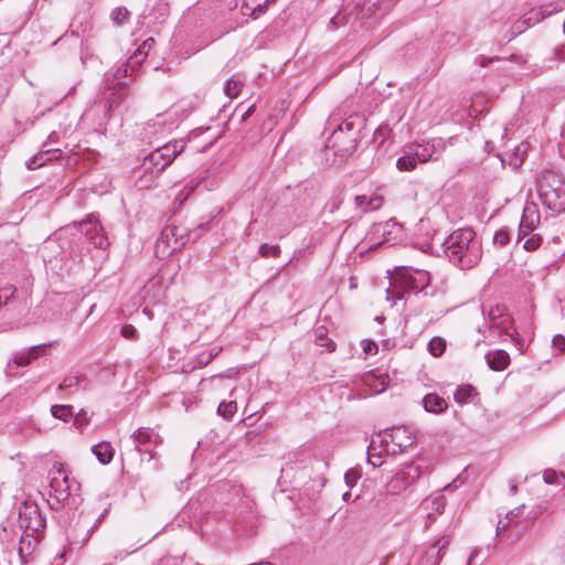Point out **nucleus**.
I'll list each match as a JSON object with an SVG mask.
<instances>
[{"instance_id": "obj_9", "label": "nucleus", "mask_w": 565, "mask_h": 565, "mask_svg": "<svg viewBox=\"0 0 565 565\" xmlns=\"http://www.w3.org/2000/svg\"><path fill=\"white\" fill-rule=\"evenodd\" d=\"M414 436L406 426L393 427L385 429L381 444H385L387 452L401 454L404 449L414 444Z\"/></svg>"}, {"instance_id": "obj_47", "label": "nucleus", "mask_w": 565, "mask_h": 565, "mask_svg": "<svg viewBox=\"0 0 565 565\" xmlns=\"http://www.w3.org/2000/svg\"><path fill=\"white\" fill-rule=\"evenodd\" d=\"M553 347L557 349L559 352H565V337L562 334H556L552 340Z\"/></svg>"}, {"instance_id": "obj_42", "label": "nucleus", "mask_w": 565, "mask_h": 565, "mask_svg": "<svg viewBox=\"0 0 565 565\" xmlns=\"http://www.w3.org/2000/svg\"><path fill=\"white\" fill-rule=\"evenodd\" d=\"M280 248L278 245L262 244L259 247V254L264 257L273 255L278 256Z\"/></svg>"}, {"instance_id": "obj_26", "label": "nucleus", "mask_w": 565, "mask_h": 565, "mask_svg": "<svg viewBox=\"0 0 565 565\" xmlns=\"http://www.w3.org/2000/svg\"><path fill=\"white\" fill-rule=\"evenodd\" d=\"M552 11L547 10L544 7L535 8L530 10L524 14L525 20L529 22L530 26H534L540 23L543 19L551 14Z\"/></svg>"}, {"instance_id": "obj_58", "label": "nucleus", "mask_w": 565, "mask_h": 565, "mask_svg": "<svg viewBox=\"0 0 565 565\" xmlns=\"http://www.w3.org/2000/svg\"><path fill=\"white\" fill-rule=\"evenodd\" d=\"M255 111V105H250L242 115V120H246Z\"/></svg>"}, {"instance_id": "obj_51", "label": "nucleus", "mask_w": 565, "mask_h": 565, "mask_svg": "<svg viewBox=\"0 0 565 565\" xmlns=\"http://www.w3.org/2000/svg\"><path fill=\"white\" fill-rule=\"evenodd\" d=\"M523 508H524V505H520V507L509 511L507 513L505 519L512 521L513 518L518 516L522 512Z\"/></svg>"}, {"instance_id": "obj_53", "label": "nucleus", "mask_w": 565, "mask_h": 565, "mask_svg": "<svg viewBox=\"0 0 565 565\" xmlns=\"http://www.w3.org/2000/svg\"><path fill=\"white\" fill-rule=\"evenodd\" d=\"M462 484V482L460 481V478H456L451 483L447 484L445 487V490L446 491H452V490H456L458 487H460Z\"/></svg>"}, {"instance_id": "obj_24", "label": "nucleus", "mask_w": 565, "mask_h": 565, "mask_svg": "<svg viewBox=\"0 0 565 565\" xmlns=\"http://www.w3.org/2000/svg\"><path fill=\"white\" fill-rule=\"evenodd\" d=\"M19 533L15 531L13 526L2 525L0 527V543L6 548H11L15 546V540L18 539Z\"/></svg>"}, {"instance_id": "obj_4", "label": "nucleus", "mask_w": 565, "mask_h": 565, "mask_svg": "<svg viewBox=\"0 0 565 565\" xmlns=\"http://www.w3.org/2000/svg\"><path fill=\"white\" fill-rule=\"evenodd\" d=\"M539 196L543 205L554 212L565 211V179L556 171L546 170L537 183Z\"/></svg>"}, {"instance_id": "obj_46", "label": "nucleus", "mask_w": 565, "mask_h": 565, "mask_svg": "<svg viewBox=\"0 0 565 565\" xmlns=\"http://www.w3.org/2000/svg\"><path fill=\"white\" fill-rule=\"evenodd\" d=\"M373 444L374 441L371 443V445L369 446L367 448V454H369V462L373 466V467H379L382 465V457L381 455H373L371 452V450L373 449Z\"/></svg>"}, {"instance_id": "obj_48", "label": "nucleus", "mask_w": 565, "mask_h": 565, "mask_svg": "<svg viewBox=\"0 0 565 565\" xmlns=\"http://www.w3.org/2000/svg\"><path fill=\"white\" fill-rule=\"evenodd\" d=\"M137 330L131 324H126L121 328L120 334L126 339H134Z\"/></svg>"}, {"instance_id": "obj_31", "label": "nucleus", "mask_w": 565, "mask_h": 565, "mask_svg": "<svg viewBox=\"0 0 565 565\" xmlns=\"http://www.w3.org/2000/svg\"><path fill=\"white\" fill-rule=\"evenodd\" d=\"M15 292L17 287L11 284L0 287V306L2 307L13 301Z\"/></svg>"}, {"instance_id": "obj_60", "label": "nucleus", "mask_w": 565, "mask_h": 565, "mask_svg": "<svg viewBox=\"0 0 565 565\" xmlns=\"http://www.w3.org/2000/svg\"><path fill=\"white\" fill-rule=\"evenodd\" d=\"M478 554H479V551H478L477 548H475V550L470 553V555H469V557H468L467 565H471V564H472V562H473V559L478 556Z\"/></svg>"}, {"instance_id": "obj_13", "label": "nucleus", "mask_w": 565, "mask_h": 565, "mask_svg": "<svg viewBox=\"0 0 565 565\" xmlns=\"http://www.w3.org/2000/svg\"><path fill=\"white\" fill-rule=\"evenodd\" d=\"M186 141L184 139H177L159 147V151L162 153L163 162L161 168L169 167L175 158L184 151Z\"/></svg>"}, {"instance_id": "obj_57", "label": "nucleus", "mask_w": 565, "mask_h": 565, "mask_svg": "<svg viewBox=\"0 0 565 565\" xmlns=\"http://www.w3.org/2000/svg\"><path fill=\"white\" fill-rule=\"evenodd\" d=\"M522 225L520 224L519 225V231H518V241H522L523 238H525L526 236H529L532 231H522Z\"/></svg>"}, {"instance_id": "obj_38", "label": "nucleus", "mask_w": 565, "mask_h": 565, "mask_svg": "<svg viewBox=\"0 0 565 565\" xmlns=\"http://www.w3.org/2000/svg\"><path fill=\"white\" fill-rule=\"evenodd\" d=\"M242 86L243 84L235 78H230L225 83L224 93L230 98H235L238 96Z\"/></svg>"}, {"instance_id": "obj_61", "label": "nucleus", "mask_w": 565, "mask_h": 565, "mask_svg": "<svg viewBox=\"0 0 565 565\" xmlns=\"http://www.w3.org/2000/svg\"><path fill=\"white\" fill-rule=\"evenodd\" d=\"M522 162H523V159L522 158H518L515 156V158L511 161V164H513L514 168H516V167H520L522 164Z\"/></svg>"}, {"instance_id": "obj_45", "label": "nucleus", "mask_w": 565, "mask_h": 565, "mask_svg": "<svg viewBox=\"0 0 565 565\" xmlns=\"http://www.w3.org/2000/svg\"><path fill=\"white\" fill-rule=\"evenodd\" d=\"M89 423V418L87 416V412L82 409L79 413L76 414V416L74 417V425L77 427V428H82L86 425H88Z\"/></svg>"}, {"instance_id": "obj_30", "label": "nucleus", "mask_w": 565, "mask_h": 565, "mask_svg": "<svg viewBox=\"0 0 565 565\" xmlns=\"http://www.w3.org/2000/svg\"><path fill=\"white\" fill-rule=\"evenodd\" d=\"M236 412H237V404L234 401L221 402L217 407V414L227 420H231L233 415Z\"/></svg>"}, {"instance_id": "obj_34", "label": "nucleus", "mask_w": 565, "mask_h": 565, "mask_svg": "<svg viewBox=\"0 0 565 565\" xmlns=\"http://www.w3.org/2000/svg\"><path fill=\"white\" fill-rule=\"evenodd\" d=\"M417 166V159L414 154L399 157L396 161V167L399 171H412Z\"/></svg>"}, {"instance_id": "obj_14", "label": "nucleus", "mask_w": 565, "mask_h": 565, "mask_svg": "<svg viewBox=\"0 0 565 565\" xmlns=\"http://www.w3.org/2000/svg\"><path fill=\"white\" fill-rule=\"evenodd\" d=\"M450 544V536H443L431 544L425 552L424 565H439L441 551Z\"/></svg>"}, {"instance_id": "obj_2", "label": "nucleus", "mask_w": 565, "mask_h": 565, "mask_svg": "<svg viewBox=\"0 0 565 565\" xmlns=\"http://www.w3.org/2000/svg\"><path fill=\"white\" fill-rule=\"evenodd\" d=\"M340 117L330 116L329 127H333L332 134L328 139L327 148L334 151V154L341 158L351 156L358 148L362 139L361 129L364 126V118L360 115H351L339 122Z\"/></svg>"}, {"instance_id": "obj_28", "label": "nucleus", "mask_w": 565, "mask_h": 565, "mask_svg": "<svg viewBox=\"0 0 565 565\" xmlns=\"http://www.w3.org/2000/svg\"><path fill=\"white\" fill-rule=\"evenodd\" d=\"M543 480L547 484H558L565 487V473L554 469H546L543 473Z\"/></svg>"}, {"instance_id": "obj_63", "label": "nucleus", "mask_w": 565, "mask_h": 565, "mask_svg": "<svg viewBox=\"0 0 565 565\" xmlns=\"http://www.w3.org/2000/svg\"><path fill=\"white\" fill-rule=\"evenodd\" d=\"M49 139H50L52 142H56V141L58 140V135H57V132L52 131V132L49 135Z\"/></svg>"}, {"instance_id": "obj_19", "label": "nucleus", "mask_w": 565, "mask_h": 565, "mask_svg": "<svg viewBox=\"0 0 565 565\" xmlns=\"http://www.w3.org/2000/svg\"><path fill=\"white\" fill-rule=\"evenodd\" d=\"M162 162H163L162 153L157 148L156 150H153L152 152H150L148 156L145 157L141 168L143 169L145 172L160 173L161 171H163L166 169V168H161Z\"/></svg>"}, {"instance_id": "obj_43", "label": "nucleus", "mask_w": 565, "mask_h": 565, "mask_svg": "<svg viewBox=\"0 0 565 565\" xmlns=\"http://www.w3.org/2000/svg\"><path fill=\"white\" fill-rule=\"evenodd\" d=\"M359 478L360 475L355 469H350L344 473V482L349 488H353L356 484Z\"/></svg>"}, {"instance_id": "obj_41", "label": "nucleus", "mask_w": 565, "mask_h": 565, "mask_svg": "<svg viewBox=\"0 0 565 565\" xmlns=\"http://www.w3.org/2000/svg\"><path fill=\"white\" fill-rule=\"evenodd\" d=\"M493 242L499 246H505L510 242L509 231L505 228L497 231L493 236Z\"/></svg>"}, {"instance_id": "obj_64", "label": "nucleus", "mask_w": 565, "mask_h": 565, "mask_svg": "<svg viewBox=\"0 0 565 565\" xmlns=\"http://www.w3.org/2000/svg\"><path fill=\"white\" fill-rule=\"evenodd\" d=\"M350 498H351V492H350V491H347V492H345V493H343V495H342L343 501H349V500H350Z\"/></svg>"}, {"instance_id": "obj_27", "label": "nucleus", "mask_w": 565, "mask_h": 565, "mask_svg": "<svg viewBox=\"0 0 565 565\" xmlns=\"http://www.w3.org/2000/svg\"><path fill=\"white\" fill-rule=\"evenodd\" d=\"M51 414L57 419L68 422L73 417V407L71 405H53Z\"/></svg>"}, {"instance_id": "obj_40", "label": "nucleus", "mask_w": 565, "mask_h": 565, "mask_svg": "<svg viewBox=\"0 0 565 565\" xmlns=\"http://www.w3.org/2000/svg\"><path fill=\"white\" fill-rule=\"evenodd\" d=\"M541 244L542 237L537 234H533L523 243V248L527 252H534L541 246Z\"/></svg>"}, {"instance_id": "obj_44", "label": "nucleus", "mask_w": 565, "mask_h": 565, "mask_svg": "<svg viewBox=\"0 0 565 565\" xmlns=\"http://www.w3.org/2000/svg\"><path fill=\"white\" fill-rule=\"evenodd\" d=\"M78 385H79L78 376H67L61 382V384L58 385V388L66 390V388L77 387Z\"/></svg>"}, {"instance_id": "obj_32", "label": "nucleus", "mask_w": 565, "mask_h": 565, "mask_svg": "<svg viewBox=\"0 0 565 565\" xmlns=\"http://www.w3.org/2000/svg\"><path fill=\"white\" fill-rule=\"evenodd\" d=\"M316 343L320 347H324L328 352H333L335 350L334 341L326 335L323 328H318L316 330Z\"/></svg>"}, {"instance_id": "obj_7", "label": "nucleus", "mask_w": 565, "mask_h": 565, "mask_svg": "<svg viewBox=\"0 0 565 565\" xmlns=\"http://www.w3.org/2000/svg\"><path fill=\"white\" fill-rule=\"evenodd\" d=\"M20 527L28 533H44L46 519L34 501H24L19 508Z\"/></svg>"}, {"instance_id": "obj_5", "label": "nucleus", "mask_w": 565, "mask_h": 565, "mask_svg": "<svg viewBox=\"0 0 565 565\" xmlns=\"http://www.w3.org/2000/svg\"><path fill=\"white\" fill-rule=\"evenodd\" d=\"M50 497L58 504L74 509L82 502L78 493L79 484L71 479L63 469L50 471Z\"/></svg>"}, {"instance_id": "obj_18", "label": "nucleus", "mask_w": 565, "mask_h": 565, "mask_svg": "<svg viewBox=\"0 0 565 565\" xmlns=\"http://www.w3.org/2000/svg\"><path fill=\"white\" fill-rule=\"evenodd\" d=\"M423 405L426 412L434 414H440L445 412L448 406L445 398L435 393L425 395L423 398Z\"/></svg>"}, {"instance_id": "obj_17", "label": "nucleus", "mask_w": 565, "mask_h": 565, "mask_svg": "<svg viewBox=\"0 0 565 565\" xmlns=\"http://www.w3.org/2000/svg\"><path fill=\"white\" fill-rule=\"evenodd\" d=\"M441 145V140H433L431 142L417 145L414 156L419 162H427L429 160H437L435 157L437 147Z\"/></svg>"}, {"instance_id": "obj_29", "label": "nucleus", "mask_w": 565, "mask_h": 565, "mask_svg": "<svg viewBox=\"0 0 565 565\" xmlns=\"http://www.w3.org/2000/svg\"><path fill=\"white\" fill-rule=\"evenodd\" d=\"M196 186L198 183L193 180L186 183L184 188L177 194L174 199V205L180 207L191 196Z\"/></svg>"}, {"instance_id": "obj_20", "label": "nucleus", "mask_w": 565, "mask_h": 565, "mask_svg": "<svg viewBox=\"0 0 565 565\" xmlns=\"http://www.w3.org/2000/svg\"><path fill=\"white\" fill-rule=\"evenodd\" d=\"M92 452L102 465H108L115 455V449L108 441H100L92 447Z\"/></svg>"}, {"instance_id": "obj_50", "label": "nucleus", "mask_w": 565, "mask_h": 565, "mask_svg": "<svg viewBox=\"0 0 565 565\" xmlns=\"http://www.w3.org/2000/svg\"><path fill=\"white\" fill-rule=\"evenodd\" d=\"M363 351L366 354L375 353L377 351V345L373 341H365V344L363 345Z\"/></svg>"}, {"instance_id": "obj_52", "label": "nucleus", "mask_w": 565, "mask_h": 565, "mask_svg": "<svg viewBox=\"0 0 565 565\" xmlns=\"http://www.w3.org/2000/svg\"><path fill=\"white\" fill-rule=\"evenodd\" d=\"M265 9H266V4H260V3H258L255 8H253V11H252V13H250V14H252L254 18H258V17H259V14H262V13L265 11Z\"/></svg>"}, {"instance_id": "obj_37", "label": "nucleus", "mask_w": 565, "mask_h": 565, "mask_svg": "<svg viewBox=\"0 0 565 565\" xmlns=\"http://www.w3.org/2000/svg\"><path fill=\"white\" fill-rule=\"evenodd\" d=\"M530 26L529 22L525 20V18L523 17L522 19L515 21L509 32H510V36H509V41H511L512 39H514L515 36L522 34L523 32H525Z\"/></svg>"}, {"instance_id": "obj_21", "label": "nucleus", "mask_w": 565, "mask_h": 565, "mask_svg": "<svg viewBox=\"0 0 565 565\" xmlns=\"http://www.w3.org/2000/svg\"><path fill=\"white\" fill-rule=\"evenodd\" d=\"M356 207L361 210L362 213L376 211L383 204L382 196H373L369 198L366 195H356L354 199Z\"/></svg>"}, {"instance_id": "obj_1", "label": "nucleus", "mask_w": 565, "mask_h": 565, "mask_svg": "<svg viewBox=\"0 0 565 565\" xmlns=\"http://www.w3.org/2000/svg\"><path fill=\"white\" fill-rule=\"evenodd\" d=\"M443 245L450 263L460 269H470L482 258L481 242L471 228L452 232Z\"/></svg>"}, {"instance_id": "obj_12", "label": "nucleus", "mask_w": 565, "mask_h": 565, "mask_svg": "<svg viewBox=\"0 0 565 565\" xmlns=\"http://www.w3.org/2000/svg\"><path fill=\"white\" fill-rule=\"evenodd\" d=\"M43 539V533H28L23 531L19 536L18 555L22 564L29 562L30 557L34 554L36 547Z\"/></svg>"}, {"instance_id": "obj_39", "label": "nucleus", "mask_w": 565, "mask_h": 565, "mask_svg": "<svg viewBox=\"0 0 565 565\" xmlns=\"http://www.w3.org/2000/svg\"><path fill=\"white\" fill-rule=\"evenodd\" d=\"M406 477H412V482L419 477V468L414 466H408L407 471L402 470L396 475V481H404Z\"/></svg>"}, {"instance_id": "obj_49", "label": "nucleus", "mask_w": 565, "mask_h": 565, "mask_svg": "<svg viewBox=\"0 0 565 565\" xmlns=\"http://www.w3.org/2000/svg\"><path fill=\"white\" fill-rule=\"evenodd\" d=\"M119 95H117V93H111L107 99V109L108 110H111L114 108H116L119 104Z\"/></svg>"}, {"instance_id": "obj_15", "label": "nucleus", "mask_w": 565, "mask_h": 565, "mask_svg": "<svg viewBox=\"0 0 565 565\" xmlns=\"http://www.w3.org/2000/svg\"><path fill=\"white\" fill-rule=\"evenodd\" d=\"M522 231H534L540 224V211L534 202H526L521 216Z\"/></svg>"}, {"instance_id": "obj_62", "label": "nucleus", "mask_w": 565, "mask_h": 565, "mask_svg": "<svg viewBox=\"0 0 565 565\" xmlns=\"http://www.w3.org/2000/svg\"><path fill=\"white\" fill-rule=\"evenodd\" d=\"M556 56L559 58V60H565V46L559 49L557 52H556Z\"/></svg>"}, {"instance_id": "obj_6", "label": "nucleus", "mask_w": 565, "mask_h": 565, "mask_svg": "<svg viewBox=\"0 0 565 565\" xmlns=\"http://www.w3.org/2000/svg\"><path fill=\"white\" fill-rule=\"evenodd\" d=\"M190 231L183 225L169 224L164 226L156 242L157 257L163 259L180 250L190 241Z\"/></svg>"}, {"instance_id": "obj_59", "label": "nucleus", "mask_w": 565, "mask_h": 565, "mask_svg": "<svg viewBox=\"0 0 565 565\" xmlns=\"http://www.w3.org/2000/svg\"><path fill=\"white\" fill-rule=\"evenodd\" d=\"M154 44V40L152 38H148L147 40L143 41L142 43V46L139 49V51H141V49H151L152 45Z\"/></svg>"}, {"instance_id": "obj_25", "label": "nucleus", "mask_w": 565, "mask_h": 565, "mask_svg": "<svg viewBox=\"0 0 565 565\" xmlns=\"http://www.w3.org/2000/svg\"><path fill=\"white\" fill-rule=\"evenodd\" d=\"M169 15V3L166 0H157L148 12L154 22L164 20Z\"/></svg>"}, {"instance_id": "obj_8", "label": "nucleus", "mask_w": 565, "mask_h": 565, "mask_svg": "<svg viewBox=\"0 0 565 565\" xmlns=\"http://www.w3.org/2000/svg\"><path fill=\"white\" fill-rule=\"evenodd\" d=\"M74 227H78L86 238L99 249H106L109 246L107 236L104 233V228L99 222L98 216L95 214H88L85 220L81 222H74Z\"/></svg>"}, {"instance_id": "obj_10", "label": "nucleus", "mask_w": 565, "mask_h": 565, "mask_svg": "<svg viewBox=\"0 0 565 565\" xmlns=\"http://www.w3.org/2000/svg\"><path fill=\"white\" fill-rule=\"evenodd\" d=\"M135 447L141 455H148V460L154 458V449L161 443L158 434L151 428H139L134 435Z\"/></svg>"}, {"instance_id": "obj_16", "label": "nucleus", "mask_w": 565, "mask_h": 565, "mask_svg": "<svg viewBox=\"0 0 565 565\" xmlns=\"http://www.w3.org/2000/svg\"><path fill=\"white\" fill-rule=\"evenodd\" d=\"M486 361L489 369L493 371H503L510 364V355L507 351L498 349L486 354Z\"/></svg>"}, {"instance_id": "obj_22", "label": "nucleus", "mask_w": 565, "mask_h": 565, "mask_svg": "<svg viewBox=\"0 0 565 565\" xmlns=\"http://www.w3.org/2000/svg\"><path fill=\"white\" fill-rule=\"evenodd\" d=\"M45 348V344L34 345L26 352H18L13 355L12 362L17 366H26L39 356V350H44Z\"/></svg>"}, {"instance_id": "obj_36", "label": "nucleus", "mask_w": 565, "mask_h": 565, "mask_svg": "<svg viewBox=\"0 0 565 565\" xmlns=\"http://www.w3.org/2000/svg\"><path fill=\"white\" fill-rule=\"evenodd\" d=\"M130 12L126 7H117L111 11L110 14L113 22L118 26H121L127 21Z\"/></svg>"}, {"instance_id": "obj_33", "label": "nucleus", "mask_w": 565, "mask_h": 565, "mask_svg": "<svg viewBox=\"0 0 565 565\" xmlns=\"http://www.w3.org/2000/svg\"><path fill=\"white\" fill-rule=\"evenodd\" d=\"M446 350V341L440 337H434L428 342V351L434 356H440Z\"/></svg>"}, {"instance_id": "obj_56", "label": "nucleus", "mask_w": 565, "mask_h": 565, "mask_svg": "<svg viewBox=\"0 0 565 565\" xmlns=\"http://www.w3.org/2000/svg\"><path fill=\"white\" fill-rule=\"evenodd\" d=\"M510 521L511 520H507V519L500 520L498 523V526H497V532L507 530L509 527Z\"/></svg>"}, {"instance_id": "obj_11", "label": "nucleus", "mask_w": 565, "mask_h": 565, "mask_svg": "<svg viewBox=\"0 0 565 565\" xmlns=\"http://www.w3.org/2000/svg\"><path fill=\"white\" fill-rule=\"evenodd\" d=\"M396 0H364L358 9L356 18L364 21L367 19H377L386 14Z\"/></svg>"}, {"instance_id": "obj_54", "label": "nucleus", "mask_w": 565, "mask_h": 565, "mask_svg": "<svg viewBox=\"0 0 565 565\" xmlns=\"http://www.w3.org/2000/svg\"><path fill=\"white\" fill-rule=\"evenodd\" d=\"M218 354V351L215 352V354H212V353H209L206 356H204L205 354H202L201 355V360L200 362L203 363V364H209L216 355Z\"/></svg>"}, {"instance_id": "obj_23", "label": "nucleus", "mask_w": 565, "mask_h": 565, "mask_svg": "<svg viewBox=\"0 0 565 565\" xmlns=\"http://www.w3.org/2000/svg\"><path fill=\"white\" fill-rule=\"evenodd\" d=\"M56 151H58V150L57 149L56 150H45V151L38 152L36 154H34L33 157H31L30 159L26 160V162H25L26 168L29 170H35V169L43 167L45 164V162L52 160V157H49V154L55 153Z\"/></svg>"}, {"instance_id": "obj_35", "label": "nucleus", "mask_w": 565, "mask_h": 565, "mask_svg": "<svg viewBox=\"0 0 565 565\" xmlns=\"http://www.w3.org/2000/svg\"><path fill=\"white\" fill-rule=\"evenodd\" d=\"M472 392L473 387L469 384L459 386L454 394L455 402L458 404L467 403L472 396Z\"/></svg>"}, {"instance_id": "obj_3", "label": "nucleus", "mask_w": 565, "mask_h": 565, "mask_svg": "<svg viewBox=\"0 0 565 565\" xmlns=\"http://www.w3.org/2000/svg\"><path fill=\"white\" fill-rule=\"evenodd\" d=\"M430 284V275L423 269L397 267L390 278L388 297L402 300L406 294H418Z\"/></svg>"}, {"instance_id": "obj_55", "label": "nucleus", "mask_w": 565, "mask_h": 565, "mask_svg": "<svg viewBox=\"0 0 565 565\" xmlns=\"http://www.w3.org/2000/svg\"><path fill=\"white\" fill-rule=\"evenodd\" d=\"M218 354V351L215 352V354H212V353H209L206 356H204L205 354H202L201 355V360L200 362L203 363V364H209L216 355Z\"/></svg>"}]
</instances>
